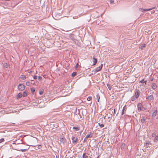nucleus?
<instances>
[{"mask_svg": "<svg viewBox=\"0 0 158 158\" xmlns=\"http://www.w3.org/2000/svg\"><path fill=\"white\" fill-rule=\"evenodd\" d=\"M18 89L20 91L23 90L25 89V86L22 84H20L18 85Z\"/></svg>", "mask_w": 158, "mask_h": 158, "instance_id": "obj_1", "label": "nucleus"}, {"mask_svg": "<svg viewBox=\"0 0 158 158\" xmlns=\"http://www.w3.org/2000/svg\"><path fill=\"white\" fill-rule=\"evenodd\" d=\"M58 126L56 123H50V128H52V129H55Z\"/></svg>", "mask_w": 158, "mask_h": 158, "instance_id": "obj_2", "label": "nucleus"}, {"mask_svg": "<svg viewBox=\"0 0 158 158\" xmlns=\"http://www.w3.org/2000/svg\"><path fill=\"white\" fill-rule=\"evenodd\" d=\"M155 7H154L152 8H150L149 9H143V8H140V10L142 12H145L147 11H149L152 10L153 9H154Z\"/></svg>", "mask_w": 158, "mask_h": 158, "instance_id": "obj_3", "label": "nucleus"}, {"mask_svg": "<svg viewBox=\"0 0 158 158\" xmlns=\"http://www.w3.org/2000/svg\"><path fill=\"white\" fill-rule=\"evenodd\" d=\"M71 139L72 140L73 143L75 144H76L78 141V138H76L74 136H72L71 138Z\"/></svg>", "mask_w": 158, "mask_h": 158, "instance_id": "obj_4", "label": "nucleus"}, {"mask_svg": "<svg viewBox=\"0 0 158 158\" xmlns=\"http://www.w3.org/2000/svg\"><path fill=\"white\" fill-rule=\"evenodd\" d=\"M137 108L138 109V110L139 111H140L142 110L143 108V106L141 103H139L137 105Z\"/></svg>", "mask_w": 158, "mask_h": 158, "instance_id": "obj_5", "label": "nucleus"}, {"mask_svg": "<svg viewBox=\"0 0 158 158\" xmlns=\"http://www.w3.org/2000/svg\"><path fill=\"white\" fill-rule=\"evenodd\" d=\"M60 139L61 143H62L63 144H64L65 143V139L64 137H60Z\"/></svg>", "mask_w": 158, "mask_h": 158, "instance_id": "obj_6", "label": "nucleus"}, {"mask_svg": "<svg viewBox=\"0 0 158 158\" xmlns=\"http://www.w3.org/2000/svg\"><path fill=\"white\" fill-rule=\"evenodd\" d=\"M93 65H94L97 63V60L95 58L94 56H93Z\"/></svg>", "mask_w": 158, "mask_h": 158, "instance_id": "obj_7", "label": "nucleus"}, {"mask_svg": "<svg viewBox=\"0 0 158 158\" xmlns=\"http://www.w3.org/2000/svg\"><path fill=\"white\" fill-rule=\"evenodd\" d=\"M139 91L138 90H136L135 92V96L137 98L139 96Z\"/></svg>", "mask_w": 158, "mask_h": 158, "instance_id": "obj_8", "label": "nucleus"}, {"mask_svg": "<svg viewBox=\"0 0 158 158\" xmlns=\"http://www.w3.org/2000/svg\"><path fill=\"white\" fill-rule=\"evenodd\" d=\"M103 64H101V65L98 67L97 68L95 69L96 72H98L100 71L102 67Z\"/></svg>", "mask_w": 158, "mask_h": 158, "instance_id": "obj_9", "label": "nucleus"}, {"mask_svg": "<svg viewBox=\"0 0 158 158\" xmlns=\"http://www.w3.org/2000/svg\"><path fill=\"white\" fill-rule=\"evenodd\" d=\"M28 149H20L19 148H17V149H16V150H17L19 151H21L22 152H26Z\"/></svg>", "mask_w": 158, "mask_h": 158, "instance_id": "obj_10", "label": "nucleus"}, {"mask_svg": "<svg viewBox=\"0 0 158 158\" xmlns=\"http://www.w3.org/2000/svg\"><path fill=\"white\" fill-rule=\"evenodd\" d=\"M148 99L150 101L152 100L153 99V97L152 95H150L148 96Z\"/></svg>", "mask_w": 158, "mask_h": 158, "instance_id": "obj_11", "label": "nucleus"}, {"mask_svg": "<svg viewBox=\"0 0 158 158\" xmlns=\"http://www.w3.org/2000/svg\"><path fill=\"white\" fill-rule=\"evenodd\" d=\"M152 88L153 89H155L156 88V85L155 83H153L152 85Z\"/></svg>", "mask_w": 158, "mask_h": 158, "instance_id": "obj_12", "label": "nucleus"}, {"mask_svg": "<svg viewBox=\"0 0 158 158\" xmlns=\"http://www.w3.org/2000/svg\"><path fill=\"white\" fill-rule=\"evenodd\" d=\"M90 134H87L86 136V138H88L89 137L91 138L93 137V135L90 132Z\"/></svg>", "mask_w": 158, "mask_h": 158, "instance_id": "obj_13", "label": "nucleus"}, {"mask_svg": "<svg viewBox=\"0 0 158 158\" xmlns=\"http://www.w3.org/2000/svg\"><path fill=\"white\" fill-rule=\"evenodd\" d=\"M73 129H74L75 131H78L80 130V127H73Z\"/></svg>", "mask_w": 158, "mask_h": 158, "instance_id": "obj_14", "label": "nucleus"}, {"mask_svg": "<svg viewBox=\"0 0 158 158\" xmlns=\"http://www.w3.org/2000/svg\"><path fill=\"white\" fill-rule=\"evenodd\" d=\"M27 92L25 91L24 92H23V94H22L23 96L24 97H25L27 96Z\"/></svg>", "mask_w": 158, "mask_h": 158, "instance_id": "obj_15", "label": "nucleus"}, {"mask_svg": "<svg viewBox=\"0 0 158 158\" xmlns=\"http://www.w3.org/2000/svg\"><path fill=\"white\" fill-rule=\"evenodd\" d=\"M96 98L97 100V102H99V99H100V96H99V94H97L96 95Z\"/></svg>", "mask_w": 158, "mask_h": 158, "instance_id": "obj_16", "label": "nucleus"}, {"mask_svg": "<svg viewBox=\"0 0 158 158\" xmlns=\"http://www.w3.org/2000/svg\"><path fill=\"white\" fill-rule=\"evenodd\" d=\"M156 114H157V111L156 110H154V111L152 113V116L155 117L156 115Z\"/></svg>", "mask_w": 158, "mask_h": 158, "instance_id": "obj_17", "label": "nucleus"}, {"mask_svg": "<svg viewBox=\"0 0 158 158\" xmlns=\"http://www.w3.org/2000/svg\"><path fill=\"white\" fill-rule=\"evenodd\" d=\"M88 157L86 155V153H84L82 155V158H88Z\"/></svg>", "mask_w": 158, "mask_h": 158, "instance_id": "obj_18", "label": "nucleus"}, {"mask_svg": "<svg viewBox=\"0 0 158 158\" xmlns=\"http://www.w3.org/2000/svg\"><path fill=\"white\" fill-rule=\"evenodd\" d=\"M22 96L23 95L21 93H19L17 95L18 98H20L22 97Z\"/></svg>", "mask_w": 158, "mask_h": 158, "instance_id": "obj_19", "label": "nucleus"}, {"mask_svg": "<svg viewBox=\"0 0 158 158\" xmlns=\"http://www.w3.org/2000/svg\"><path fill=\"white\" fill-rule=\"evenodd\" d=\"M44 91V90L43 89H40L39 90V94L40 95H42L43 94V92Z\"/></svg>", "mask_w": 158, "mask_h": 158, "instance_id": "obj_20", "label": "nucleus"}, {"mask_svg": "<svg viewBox=\"0 0 158 158\" xmlns=\"http://www.w3.org/2000/svg\"><path fill=\"white\" fill-rule=\"evenodd\" d=\"M20 78L21 79H22L23 80H24L26 79V77L25 76L23 75H22L21 76Z\"/></svg>", "mask_w": 158, "mask_h": 158, "instance_id": "obj_21", "label": "nucleus"}, {"mask_svg": "<svg viewBox=\"0 0 158 158\" xmlns=\"http://www.w3.org/2000/svg\"><path fill=\"white\" fill-rule=\"evenodd\" d=\"M107 86L109 90H111V89L112 87L111 85L109 84H107Z\"/></svg>", "mask_w": 158, "mask_h": 158, "instance_id": "obj_22", "label": "nucleus"}, {"mask_svg": "<svg viewBox=\"0 0 158 158\" xmlns=\"http://www.w3.org/2000/svg\"><path fill=\"white\" fill-rule=\"evenodd\" d=\"M158 141V135L156 136L154 139V141L156 142Z\"/></svg>", "mask_w": 158, "mask_h": 158, "instance_id": "obj_23", "label": "nucleus"}, {"mask_svg": "<svg viewBox=\"0 0 158 158\" xmlns=\"http://www.w3.org/2000/svg\"><path fill=\"white\" fill-rule=\"evenodd\" d=\"M146 44H143L142 46H141L140 47V48L141 49H142L143 48H144L146 47Z\"/></svg>", "mask_w": 158, "mask_h": 158, "instance_id": "obj_24", "label": "nucleus"}, {"mask_svg": "<svg viewBox=\"0 0 158 158\" xmlns=\"http://www.w3.org/2000/svg\"><path fill=\"white\" fill-rule=\"evenodd\" d=\"M126 110H127V107H126V106L125 105L124 106V107L123 108L122 111H123L124 112V111H125Z\"/></svg>", "mask_w": 158, "mask_h": 158, "instance_id": "obj_25", "label": "nucleus"}, {"mask_svg": "<svg viewBox=\"0 0 158 158\" xmlns=\"http://www.w3.org/2000/svg\"><path fill=\"white\" fill-rule=\"evenodd\" d=\"M145 120V119L143 117L141 119V122L142 123H144Z\"/></svg>", "mask_w": 158, "mask_h": 158, "instance_id": "obj_26", "label": "nucleus"}, {"mask_svg": "<svg viewBox=\"0 0 158 158\" xmlns=\"http://www.w3.org/2000/svg\"><path fill=\"white\" fill-rule=\"evenodd\" d=\"M76 74L77 73L76 72H73L72 74V77H74L76 75Z\"/></svg>", "mask_w": 158, "mask_h": 158, "instance_id": "obj_27", "label": "nucleus"}, {"mask_svg": "<svg viewBox=\"0 0 158 158\" xmlns=\"http://www.w3.org/2000/svg\"><path fill=\"white\" fill-rule=\"evenodd\" d=\"M92 99V97L91 96H89L87 98V100L88 101H90Z\"/></svg>", "mask_w": 158, "mask_h": 158, "instance_id": "obj_28", "label": "nucleus"}, {"mask_svg": "<svg viewBox=\"0 0 158 158\" xmlns=\"http://www.w3.org/2000/svg\"><path fill=\"white\" fill-rule=\"evenodd\" d=\"M144 81V79H143V80H142L140 81H139V83H145V84H146V81Z\"/></svg>", "mask_w": 158, "mask_h": 158, "instance_id": "obj_29", "label": "nucleus"}, {"mask_svg": "<svg viewBox=\"0 0 158 158\" xmlns=\"http://www.w3.org/2000/svg\"><path fill=\"white\" fill-rule=\"evenodd\" d=\"M31 91L32 92V93H33L35 91V89L34 88H31Z\"/></svg>", "mask_w": 158, "mask_h": 158, "instance_id": "obj_30", "label": "nucleus"}, {"mask_svg": "<svg viewBox=\"0 0 158 158\" xmlns=\"http://www.w3.org/2000/svg\"><path fill=\"white\" fill-rule=\"evenodd\" d=\"M38 79L39 81H41L42 80V77L40 76H38Z\"/></svg>", "mask_w": 158, "mask_h": 158, "instance_id": "obj_31", "label": "nucleus"}, {"mask_svg": "<svg viewBox=\"0 0 158 158\" xmlns=\"http://www.w3.org/2000/svg\"><path fill=\"white\" fill-rule=\"evenodd\" d=\"M137 98H136L135 97H135H132L131 98V101H133L135 100V99Z\"/></svg>", "mask_w": 158, "mask_h": 158, "instance_id": "obj_32", "label": "nucleus"}, {"mask_svg": "<svg viewBox=\"0 0 158 158\" xmlns=\"http://www.w3.org/2000/svg\"><path fill=\"white\" fill-rule=\"evenodd\" d=\"M30 83L29 81H27L26 83V84L27 86H29L30 85Z\"/></svg>", "mask_w": 158, "mask_h": 158, "instance_id": "obj_33", "label": "nucleus"}, {"mask_svg": "<svg viewBox=\"0 0 158 158\" xmlns=\"http://www.w3.org/2000/svg\"><path fill=\"white\" fill-rule=\"evenodd\" d=\"M98 125L99 126L101 127H104V125L103 124H100V123H98Z\"/></svg>", "mask_w": 158, "mask_h": 158, "instance_id": "obj_34", "label": "nucleus"}, {"mask_svg": "<svg viewBox=\"0 0 158 158\" xmlns=\"http://www.w3.org/2000/svg\"><path fill=\"white\" fill-rule=\"evenodd\" d=\"M4 138H2L0 139V143H1L2 142H4Z\"/></svg>", "mask_w": 158, "mask_h": 158, "instance_id": "obj_35", "label": "nucleus"}, {"mask_svg": "<svg viewBox=\"0 0 158 158\" xmlns=\"http://www.w3.org/2000/svg\"><path fill=\"white\" fill-rule=\"evenodd\" d=\"M156 134L155 133H153L152 134V136L153 137L156 136Z\"/></svg>", "mask_w": 158, "mask_h": 158, "instance_id": "obj_36", "label": "nucleus"}, {"mask_svg": "<svg viewBox=\"0 0 158 158\" xmlns=\"http://www.w3.org/2000/svg\"><path fill=\"white\" fill-rule=\"evenodd\" d=\"M111 110H114V112H113V115H114V114H115V109H114V110L113 109H112Z\"/></svg>", "mask_w": 158, "mask_h": 158, "instance_id": "obj_37", "label": "nucleus"}, {"mask_svg": "<svg viewBox=\"0 0 158 158\" xmlns=\"http://www.w3.org/2000/svg\"><path fill=\"white\" fill-rule=\"evenodd\" d=\"M37 76H34L33 77V78L34 79H37Z\"/></svg>", "mask_w": 158, "mask_h": 158, "instance_id": "obj_38", "label": "nucleus"}, {"mask_svg": "<svg viewBox=\"0 0 158 158\" xmlns=\"http://www.w3.org/2000/svg\"><path fill=\"white\" fill-rule=\"evenodd\" d=\"M42 146L40 145H39L38 146L37 148L39 149H40L41 148Z\"/></svg>", "mask_w": 158, "mask_h": 158, "instance_id": "obj_39", "label": "nucleus"}, {"mask_svg": "<svg viewBox=\"0 0 158 158\" xmlns=\"http://www.w3.org/2000/svg\"><path fill=\"white\" fill-rule=\"evenodd\" d=\"M114 2V1L112 0H110V3H113Z\"/></svg>", "mask_w": 158, "mask_h": 158, "instance_id": "obj_40", "label": "nucleus"}, {"mask_svg": "<svg viewBox=\"0 0 158 158\" xmlns=\"http://www.w3.org/2000/svg\"><path fill=\"white\" fill-rule=\"evenodd\" d=\"M78 66H79V64H78L77 63V64H76V65L75 68H77L78 67Z\"/></svg>", "mask_w": 158, "mask_h": 158, "instance_id": "obj_41", "label": "nucleus"}, {"mask_svg": "<svg viewBox=\"0 0 158 158\" xmlns=\"http://www.w3.org/2000/svg\"><path fill=\"white\" fill-rule=\"evenodd\" d=\"M87 138H86V137L84 139V140H83V142H85L87 141Z\"/></svg>", "mask_w": 158, "mask_h": 158, "instance_id": "obj_42", "label": "nucleus"}, {"mask_svg": "<svg viewBox=\"0 0 158 158\" xmlns=\"http://www.w3.org/2000/svg\"><path fill=\"white\" fill-rule=\"evenodd\" d=\"M124 114V112L122 111V112L121 113V115H123Z\"/></svg>", "mask_w": 158, "mask_h": 158, "instance_id": "obj_43", "label": "nucleus"}, {"mask_svg": "<svg viewBox=\"0 0 158 158\" xmlns=\"http://www.w3.org/2000/svg\"><path fill=\"white\" fill-rule=\"evenodd\" d=\"M124 146V143H122V145H121V146Z\"/></svg>", "mask_w": 158, "mask_h": 158, "instance_id": "obj_44", "label": "nucleus"}, {"mask_svg": "<svg viewBox=\"0 0 158 158\" xmlns=\"http://www.w3.org/2000/svg\"><path fill=\"white\" fill-rule=\"evenodd\" d=\"M46 76V75H45L44 76V77H45V78H46L45 77Z\"/></svg>", "mask_w": 158, "mask_h": 158, "instance_id": "obj_45", "label": "nucleus"}, {"mask_svg": "<svg viewBox=\"0 0 158 158\" xmlns=\"http://www.w3.org/2000/svg\"><path fill=\"white\" fill-rule=\"evenodd\" d=\"M118 115V113L116 115L117 116Z\"/></svg>", "mask_w": 158, "mask_h": 158, "instance_id": "obj_46", "label": "nucleus"}, {"mask_svg": "<svg viewBox=\"0 0 158 158\" xmlns=\"http://www.w3.org/2000/svg\"><path fill=\"white\" fill-rule=\"evenodd\" d=\"M8 67V65H7V66L6 67V68H7Z\"/></svg>", "mask_w": 158, "mask_h": 158, "instance_id": "obj_47", "label": "nucleus"}, {"mask_svg": "<svg viewBox=\"0 0 158 158\" xmlns=\"http://www.w3.org/2000/svg\"><path fill=\"white\" fill-rule=\"evenodd\" d=\"M99 156H98L97 158H98Z\"/></svg>", "mask_w": 158, "mask_h": 158, "instance_id": "obj_48", "label": "nucleus"}]
</instances>
